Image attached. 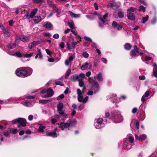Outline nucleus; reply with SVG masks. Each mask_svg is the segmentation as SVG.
<instances>
[{
	"label": "nucleus",
	"mask_w": 157,
	"mask_h": 157,
	"mask_svg": "<svg viewBox=\"0 0 157 157\" xmlns=\"http://www.w3.org/2000/svg\"><path fill=\"white\" fill-rule=\"evenodd\" d=\"M33 72L32 69L29 67H23L17 69L15 74L18 76L26 77L30 75Z\"/></svg>",
	"instance_id": "nucleus-1"
},
{
	"label": "nucleus",
	"mask_w": 157,
	"mask_h": 157,
	"mask_svg": "<svg viewBox=\"0 0 157 157\" xmlns=\"http://www.w3.org/2000/svg\"><path fill=\"white\" fill-rule=\"evenodd\" d=\"M85 77V74L84 73H81L79 75L76 74L72 75L70 77V79L71 81L75 82L76 80L79 82V85L80 86H83L84 79Z\"/></svg>",
	"instance_id": "nucleus-2"
},
{
	"label": "nucleus",
	"mask_w": 157,
	"mask_h": 157,
	"mask_svg": "<svg viewBox=\"0 0 157 157\" xmlns=\"http://www.w3.org/2000/svg\"><path fill=\"white\" fill-rule=\"evenodd\" d=\"M111 118L113 122L117 123L121 122L122 120V117L119 112L115 111L112 112L110 115Z\"/></svg>",
	"instance_id": "nucleus-3"
},
{
	"label": "nucleus",
	"mask_w": 157,
	"mask_h": 157,
	"mask_svg": "<svg viewBox=\"0 0 157 157\" xmlns=\"http://www.w3.org/2000/svg\"><path fill=\"white\" fill-rule=\"evenodd\" d=\"M103 121V119L101 118H98L95 119L94 125L95 128L99 129L104 127L105 124Z\"/></svg>",
	"instance_id": "nucleus-4"
},
{
	"label": "nucleus",
	"mask_w": 157,
	"mask_h": 157,
	"mask_svg": "<svg viewBox=\"0 0 157 157\" xmlns=\"http://www.w3.org/2000/svg\"><path fill=\"white\" fill-rule=\"evenodd\" d=\"M133 48L134 50H132L130 53V55L131 57V59L134 58L139 56V55L137 54V53L139 52L138 48L136 45L134 46Z\"/></svg>",
	"instance_id": "nucleus-5"
},
{
	"label": "nucleus",
	"mask_w": 157,
	"mask_h": 157,
	"mask_svg": "<svg viewBox=\"0 0 157 157\" xmlns=\"http://www.w3.org/2000/svg\"><path fill=\"white\" fill-rule=\"evenodd\" d=\"M58 132L59 130L56 128L53 131H50L47 133L46 136H51L53 138H56L59 136V134Z\"/></svg>",
	"instance_id": "nucleus-6"
},
{
	"label": "nucleus",
	"mask_w": 157,
	"mask_h": 157,
	"mask_svg": "<svg viewBox=\"0 0 157 157\" xmlns=\"http://www.w3.org/2000/svg\"><path fill=\"white\" fill-rule=\"evenodd\" d=\"M85 87H83L82 91L80 89H77V94H78V100L80 102H82L83 100V94H84V90L85 89Z\"/></svg>",
	"instance_id": "nucleus-7"
},
{
	"label": "nucleus",
	"mask_w": 157,
	"mask_h": 157,
	"mask_svg": "<svg viewBox=\"0 0 157 157\" xmlns=\"http://www.w3.org/2000/svg\"><path fill=\"white\" fill-rule=\"evenodd\" d=\"M71 124L69 122H61L59 124L58 127L60 128L62 130H64L65 129L71 127Z\"/></svg>",
	"instance_id": "nucleus-8"
},
{
	"label": "nucleus",
	"mask_w": 157,
	"mask_h": 157,
	"mask_svg": "<svg viewBox=\"0 0 157 157\" xmlns=\"http://www.w3.org/2000/svg\"><path fill=\"white\" fill-rule=\"evenodd\" d=\"M89 81L91 83L92 85V87L91 88L92 90H94L95 89L94 88H96L98 89L97 90L94 92V93H96L99 90V86L98 82L96 80H94L92 82H91L90 81V79H91L90 78H89Z\"/></svg>",
	"instance_id": "nucleus-9"
},
{
	"label": "nucleus",
	"mask_w": 157,
	"mask_h": 157,
	"mask_svg": "<svg viewBox=\"0 0 157 157\" xmlns=\"http://www.w3.org/2000/svg\"><path fill=\"white\" fill-rule=\"evenodd\" d=\"M47 94L42 95L41 96L43 98H49L52 96L54 94V92L52 89L49 88L47 90Z\"/></svg>",
	"instance_id": "nucleus-10"
},
{
	"label": "nucleus",
	"mask_w": 157,
	"mask_h": 157,
	"mask_svg": "<svg viewBox=\"0 0 157 157\" xmlns=\"http://www.w3.org/2000/svg\"><path fill=\"white\" fill-rule=\"evenodd\" d=\"M107 100H110L113 103H117L118 102L116 94H110L107 97Z\"/></svg>",
	"instance_id": "nucleus-11"
},
{
	"label": "nucleus",
	"mask_w": 157,
	"mask_h": 157,
	"mask_svg": "<svg viewBox=\"0 0 157 157\" xmlns=\"http://www.w3.org/2000/svg\"><path fill=\"white\" fill-rule=\"evenodd\" d=\"M112 26L115 29H116L118 30H120L122 28V25L120 24H118L115 21H113L112 24Z\"/></svg>",
	"instance_id": "nucleus-12"
},
{
	"label": "nucleus",
	"mask_w": 157,
	"mask_h": 157,
	"mask_svg": "<svg viewBox=\"0 0 157 157\" xmlns=\"http://www.w3.org/2000/svg\"><path fill=\"white\" fill-rule=\"evenodd\" d=\"M149 92L148 91H147L141 98V101L143 103L145 101L147 100L148 99V97L149 96Z\"/></svg>",
	"instance_id": "nucleus-13"
},
{
	"label": "nucleus",
	"mask_w": 157,
	"mask_h": 157,
	"mask_svg": "<svg viewBox=\"0 0 157 157\" xmlns=\"http://www.w3.org/2000/svg\"><path fill=\"white\" fill-rule=\"evenodd\" d=\"M19 39L23 42H27L29 41L30 37L29 36H25L24 35L20 36L19 37Z\"/></svg>",
	"instance_id": "nucleus-14"
},
{
	"label": "nucleus",
	"mask_w": 157,
	"mask_h": 157,
	"mask_svg": "<svg viewBox=\"0 0 157 157\" xmlns=\"http://www.w3.org/2000/svg\"><path fill=\"white\" fill-rule=\"evenodd\" d=\"M57 111L59 113H63V104L62 103H59L57 105Z\"/></svg>",
	"instance_id": "nucleus-15"
},
{
	"label": "nucleus",
	"mask_w": 157,
	"mask_h": 157,
	"mask_svg": "<svg viewBox=\"0 0 157 157\" xmlns=\"http://www.w3.org/2000/svg\"><path fill=\"white\" fill-rule=\"evenodd\" d=\"M3 30L4 36L6 38L9 37L10 35L9 29L7 28L3 27Z\"/></svg>",
	"instance_id": "nucleus-16"
},
{
	"label": "nucleus",
	"mask_w": 157,
	"mask_h": 157,
	"mask_svg": "<svg viewBox=\"0 0 157 157\" xmlns=\"http://www.w3.org/2000/svg\"><path fill=\"white\" fill-rule=\"evenodd\" d=\"M18 123L21 124L23 127H25L26 125V120L22 118H18Z\"/></svg>",
	"instance_id": "nucleus-17"
},
{
	"label": "nucleus",
	"mask_w": 157,
	"mask_h": 157,
	"mask_svg": "<svg viewBox=\"0 0 157 157\" xmlns=\"http://www.w3.org/2000/svg\"><path fill=\"white\" fill-rule=\"evenodd\" d=\"M39 43L40 41L38 40L34 41L29 44L28 47L29 49H32L33 48L39 44Z\"/></svg>",
	"instance_id": "nucleus-18"
},
{
	"label": "nucleus",
	"mask_w": 157,
	"mask_h": 157,
	"mask_svg": "<svg viewBox=\"0 0 157 157\" xmlns=\"http://www.w3.org/2000/svg\"><path fill=\"white\" fill-rule=\"evenodd\" d=\"M47 2L49 6L52 7L54 9V10L56 11L57 14H59L60 13V11H59V9L56 8V6L54 4H52L51 2H50L49 0H48Z\"/></svg>",
	"instance_id": "nucleus-19"
},
{
	"label": "nucleus",
	"mask_w": 157,
	"mask_h": 157,
	"mask_svg": "<svg viewBox=\"0 0 157 157\" xmlns=\"http://www.w3.org/2000/svg\"><path fill=\"white\" fill-rule=\"evenodd\" d=\"M22 104L24 105L25 106L30 107L33 105L34 104V102L31 101H25Z\"/></svg>",
	"instance_id": "nucleus-20"
},
{
	"label": "nucleus",
	"mask_w": 157,
	"mask_h": 157,
	"mask_svg": "<svg viewBox=\"0 0 157 157\" xmlns=\"http://www.w3.org/2000/svg\"><path fill=\"white\" fill-rule=\"evenodd\" d=\"M42 18L40 16H36L33 17V21L35 23L37 24L41 21Z\"/></svg>",
	"instance_id": "nucleus-21"
},
{
	"label": "nucleus",
	"mask_w": 157,
	"mask_h": 157,
	"mask_svg": "<svg viewBox=\"0 0 157 157\" xmlns=\"http://www.w3.org/2000/svg\"><path fill=\"white\" fill-rule=\"evenodd\" d=\"M94 78H97L99 82L102 81L103 80L102 74L101 72L99 73L96 76H94Z\"/></svg>",
	"instance_id": "nucleus-22"
},
{
	"label": "nucleus",
	"mask_w": 157,
	"mask_h": 157,
	"mask_svg": "<svg viewBox=\"0 0 157 157\" xmlns=\"http://www.w3.org/2000/svg\"><path fill=\"white\" fill-rule=\"evenodd\" d=\"M108 17V14H105L103 15V16L101 15H99L98 16V18L100 21H101L103 23H104L105 22V19Z\"/></svg>",
	"instance_id": "nucleus-23"
},
{
	"label": "nucleus",
	"mask_w": 157,
	"mask_h": 157,
	"mask_svg": "<svg viewBox=\"0 0 157 157\" xmlns=\"http://www.w3.org/2000/svg\"><path fill=\"white\" fill-rule=\"evenodd\" d=\"M129 145V144L128 142L127 141H124L123 144V146L124 149H126L127 150H129L131 148L132 146H130L129 147H128V145Z\"/></svg>",
	"instance_id": "nucleus-24"
},
{
	"label": "nucleus",
	"mask_w": 157,
	"mask_h": 157,
	"mask_svg": "<svg viewBox=\"0 0 157 157\" xmlns=\"http://www.w3.org/2000/svg\"><path fill=\"white\" fill-rule=\"evenodd\" d=\"M108 6L113 9H115L116 8H117L118 7L116 3L113 2H110L108 4Z\"/></svg>",
	"instance_id": "nucleus-25"
},
{
	"label": "nucleus",
	"mask_w": 157,
	"mask_h": 157,
	"mask_svg": "<svg viewBox=\"0 0 157 157\" xmlns=\"http://www.w3.org/2000/svg\"><path fill=\"white\" fill-rule=\"evenodd\" d=\"M153 74L154 76L157 78V65L155 63L153 65Z\"/></svg>",
	"instance_id": "nucleus-26"
},
{
	"label": "nucleus",
	"mask_w": 157,
	"mask_h": 157,
	"mask_svg": "<svg viewBox=\"0 0 157 157\" xmlns=\"http://www.w3.org/2000/svg\"><path fill=\"white\" fill-rule=\"evenodd\" d=\"M127 17L128 19L132 21L134 20L135 18L132 13H127Z\"/></svg>",
	"instance_id": "nucleus-27"
},
{
	"label": "nucleus",
	"mask_w": 157,
	"mask_h": 157,
	"mask_svg": "<svg viewBox=\"0 0 157 157\" xmlns=\"http://www.w3.org/2000/svg\"><path fill=\"white\" fill-rule=\"evenodd\" d=\"M74 57L73 56H70L69 58L65 61V64L67 66L69 65V64L71 63Z\"/></svg>",
	"instance_id": "nucleus-28"
},
{
	"label": "nucleus",
	"mask_w": 157,
	"mask_h": 157,
	"mask_svg": "<svg viewBox=\"0 0 157 157\" xmlns=\"http://www.w3.org/2000/svg\"><path fill=\"white\" fill-rule=\"evenodd\" d=\"M37 11L38 10L37 8H35L33 9L30 13V18H33L34 17Z\"/></svg>",
	"instance_id": "nucleus-29"
},
{
	"label": "nucleus",
	"mask_w": 157,
	"mask_h": 157,
	"mask_svg": "<svg viewBox=\"0 0 157 157\" xmlns=\"http://www.w3.org/2000/svg\"><path fill=\"white\" fill-rule=\"evenodd\" d=\"M68 14L71 17L73 18H79L80 17V14H75L73 13L71 11H69L68 12Z\"/></svg>",
	"instance_id": "nucleus-30"
},
{
	"label": "nucleus",
	"mask_w": 157,
	"mask_h": 157,
	"mask_svg": "<svg viewBox=\"0 0 157 157\" xmlns=\"http://www.w3.org/2000/svg\"><path fill=\"white\" fill-rule=\"evenodd\" d=\"M43 26L45 28L48 29L52 27V25L50 22L47 21L44 23Z\"/></svg>",
	"instance_id": "nucleus-31"
},
{
	"label": "nucleus",
	"mask_w": 157,
	"mask_h": 157,
	"mask_svg": "<svg viewBox=\"0 0 157 157\" xmlns=\"http://www.w3.org/2000/svg\"><path fill=\"white\" fill-rule=\"evenodd\" d=\"M89 65V63L86 62L84 63L81 67V69L82 70H85Z\"/></svg>",
	"instance_id": "nucleus-32"
},
{
	"label": "nucleus",
	"mask_w": 157,
	"mask_h": 157,
	"mask_svg": "<svg viewBox=\"0 0 157 157\" xmlns=\"http://www.w3.org/2000/svg\"><path fill=\"white\" fill-rule=\"evenodd\" d=\"M69 123L71 124V127H72L75 126L76 124L77 121L75 119H73L71 120H70Z\"/></svg>",
	"instance_id": "nucleus-33"
},
{
	"label": "nucleus",
	"mask_w": 157,
	"mask_h": 157,
	"mask_svg": "<svg viewBox=\"0 0 157 157\" xmlns=\"http://www.w3.org/2000/svg\"><path fill=\"white\" fill-rule=\"evenodd\" d=\"M52 101L51 99L48 100H40L39 101V102L40 103L42 104H47Z\"/></svg>",
	"instance_id": "nucleus-34"
},
{
	"label": "nucleus",
	"mask_w": 157,
	"mask_h": 157,
	"mask_svg": "<svg viewBox=\"0 0 157 157\" xmlns=\"http://www.w3.org/2000/svg\"><path fill=\"white\" fill-rule=\"evenodd\" d=\"M136 8L132 7H129L127 10V13H132V12H134L136 10Z\"/></svg>",
	"instance_id": "nucleus-35"
},
{
	"label": "nucleus",
	"mask_w": 157,
	"mask_h": 157,
	"mask_svg": "<svg viewBox=\"0 0 157 157\" xmlns=\"http://www.w3.org/2000/svg\"><path fill=\"white\" fill-rule=\"evenodd\" d=\"M125 49L127 50H130L132 46L130 44L128 43H126L124 45Z\"/></svg>",
	"instance_id": "nucleus-36"
},
{
	"label": "nucleus",
	"mask_w": 157,
	"mask_h": 157,
	"mask_svg": "<svg viewBox=\"0 0 157 157\" xmlns=\"http://www.w3.org/2000/svg\"><path fill=\"white\" fill-rule=\"evenodd\" d=\"M16 45L15 44H9L7 45L6 47L9 49H12L15 48Z\"/></svg>",
	"instance_id": "nucleus-37"
},
{
	"label": "nucleus",
	"mask_w": 157,
	"mask_h": 157,
	"mask_svg": "<svg viewBox=\"0 0 157 157\" xmlns=\"http://www.w3.org/2000/svg\"><path fill=\"white\" fill-rule=\"evenodd\" d=\"M68 25L69 27L71 29H75L74 24L72 21H69L68 23Z\"/></svg>",
	"instance_id": "nucleus-38"
},
{
	"label": "nucleus",
	"mask_w": 157,
	"mask_h": 157,
	"mask_svg": "<svg viewBox=\"0 0 157 157\" xmlns=\"http://www.w3.org/2000/svg\"><path fill=\"white\" fill-rule=\"evenodd\" d=\"M61 115V117H62V120H64L65 119V118L66 117H67L68 116V114H66L64 111H63V113H59Z\"/></svg>",
	"instance_id": "nucleus-39"
},
{
	"label": "nucleus",
	"mask_w": 157,
	"mask_h": 157,
	"mask_svg": "<svg viewBox=\"0 0 157 157\" xmlns=\"http://www.w3.org/2000/svg\"><path fill=\"white\" fill-rule=\"evenodd\" d=\"M11 55L13 56H16L19 57H23V55H22L20 52H16L14 54H13Z\"/></svg>",
	"instance_id": "nucleus-40"
},
{
	"label": "nucleus",
	"mask_w": 157,
	"mask_h": 157,
	"mask_svg": "<svg viewBox=\"0 0 157 157\" xmlns=\"http://www.w3.org/2000/svg\"><path fill=\"white\" fill-rule=\"evenodd\" d=\"M117 15L119 18H123L124 17V12L121 11H120L118 13Z\"/></svg>",
	"instance_id": "nucleus-41"
},
{
	"label": "nucleus",
	"mask_w": 157,
	"mask_h": 157,
	"mask_svg": "<svg viewBox=\"0 0 157 157\" xmlns=\"http://www.w3.org/2000/svg\"><path fill=\"white\" fill-rule=\"evenodd\" d=\"M45 128V127L44 126L40 125L39 127L38 131L39 132H43L44 131V129Z\"/></svg>",
	"instance_id": "nucleus-42"
},
{
	"label": "nucleus",
	"mask_w": 157,
	"mask_h": 157,
	"mask_svg": "<svg viewBox=\"0 0 157 157\" xmlns=\"http://www.w3.org/2000/svg\"><path fill=\"white\" fill-rule=\"evenodd\" d=\"M71 69H68L66 72L65 74V78L66 79H67L68 76L71 73Z\"/></svg>",
	"instance_id": "nucleus-43"
},
{
	"label": "nucleus",
	"mask_w": 157,
	"mask_h": 157,
	"mask_svg": "<svg viewBox=\"0 0 157 157\" xmlns=\"http://www.w3.org/2000/svg\"><path fill=\"white\" fill-rule=\"evenodd\" d=\"M149 18V17L148 15H146L145 17H143L142 19V23L144 24L148 20Z\"/></svg>",
	"instance_id": "nucleus-44"
},
{
	"label": "nucleus",
	"mask_w": 157,
	"mask_h": 157,
	"mask_svg": "<svg viewBox=\"0 0 157 157\" xmlns=\"http://www.w3.org/2000/svg\"><path fill=\"white\" fill-rule=\"evenodd\" d=\"M38 52L37 55L39 56L38 58L41 59L42 58V55L41 53V50L39 49H38Z\"/></svg>",
	"instance_id": "nucleus-45"
},
{
	"label": "nucleus",
	"mask_w": 157,
	"mask_h": 157,
	"mask_svg": "<svg viewBox=\"0 0 157 157\" xmlns=\"http://www.w3.org/2000/svg\"><path fill=\"white\" fill-rule=\"evenodd\" d=\"M10 133L13 134H15L17 132V130L16 128H11L10 131Z\"/></svg>",
	"instance_id": "nucleus-46"
},
{
	"label": "nucleus",
	"mask_w": 157,
	"mask_h": 157,
	"mask_svg": "<svg viewBox=\"0 0 157 157\" xmlns=\"http://www.w3.org/2000/svg\"><path fill=\"white\" fill-rule=\"evenodd\" d=\"M140 136V141L142 140H145L147 138V136L145 134H142Z\"/></svg>",
	"instance_id": "nucleus-47"
},
{
	"label": "nucleus",
	"mask_w": 157,
	"mask_h": 157,
	"mask_svg": "<svg viewBox=\"0 0 157 157\" xmlns=\"http://www.w3.org/2000/svg\"><path fill=\"white\" fill-rule=\"evenodd\" d=\"M139 11L144 12L146 11L145 8L143 6H140L139 7Z\"/></svg>",
	"instance_id": "nucleus-48"
},
{
	"label": "nucleus",
	"mask_w": 157,
	"mask_h": 157,
	"mask_svg": "<svg viewBox=\"0 0 157 157\" xmlns=\"http://www.w3.org/2000/svg\"><path fill=\"white\" fill-rule=\"evenodd\" d=\"M33 55V53H30L29 54H26L23 55V57H24L29 58L32 56Z\"/></svg>",
	"instance_id": "nucleus-49"
},
{
	"label": "nucleus",
	"mask_w": 157,
	"mask_h": 157,
	"mask_svg": "<svg viewBox=\"0 0 157 157\" xmlns=\"http://www.w3.org/2000/svg\"><path fill=\"white\" fill-rule=\"evenodd\" d=\"M128 141L130 143H132L134 141V138L132 136H130L128 138Z\"/></svg>",
	"instance_id": "nucleus-50"
},
{
	"label": "nucleus",
	"mask_w": 157,
	"mask_h": 157,
	"mask_svg": "<svg viewBox=\"0 0 157 157\" xmlns=\"http://www.w3.org/2000/svg\"><path fill=\"white\" fill-rule=\"evenodd\" d=\"M157 21V17H154L151 21V23L153 24H155L156 23Z\"/></svg>",
	"instance_id": "nucleus-51"
},
{
	"label": "nucleus",
	"mask_w": 157,
	"mask_h": 157,
	"mask_svg": "<svg viewBox=\"0 0 157 157\" xmlns=\"http://www.w3.org/2000/svg\"><path fill=\"white\" fill-rule=\"evenodd\" d=\"M83 56L85 58H88L89 56V54L86 52H84L82 53Z\"/></svg>",
	"instance_id": "nucleus-52"
},
{
	"label": "nucleus",
	"mask_w": 157,
	"mask_h": 157,
	"mask_svg": "<svg viewBox=\"0 0 157 157\" xmlns=\"http://www.w3.org/2000/svg\"><path fill=\"white\" fill-rule=\"evenodd\" d=\"M84 38L86 40L90 42H92V40L90 38L87 36H84Z\"/></svg>",
	"instance_id": "nucleus-53"
},
{
	"label": "nucleus",
	"mask_w": 157,
	"mask_h": 157,
	"mask_svg": "<svg viewBox=\"0 0 157 157\" xmlns=\"http://www.w3.org/2000/svg\"><path fill=\"white\" fill-rule=\"evenodd\" d=\"M71 31L76 36V38L80 37V36L78 35L76 31L72 29H71Z\"/></svg>",
	"instance_id": "nucleus-54"
},
{
	"label": "nucleus",
	"mask_w": 157,
	"mask_h": 157,
	"mask_svg": "<svg viewBox=\"0 0 157 157\" xmlns=\"http://www.w3.org/2000/svg\"><path fill=\"white\" fill-rule=\"evenodd\" d=\"M64 95L63 94H61L60 95H59V96H58V97H57V99L58 100H59L62 99L63 98H64Z\"/></svg>",
	"instance_id": "nucleus-55"
},
{
	"label": "nucleus",
	"mask_w": 157,
	"mask_h": 157,
	"mask_svg": "<svg viewBox=\"0 0 157 157\" xmlns=\"http://www.w3.org/2000/svg\"><path fill=\"white\" fill-rule=\"evenodd\" d=\"M79 43V41H77V42H73L72 43V45L73 48H75V45L77 44H78Z\"/></svg>",
	"instance_id": "nucleus-56"
},
{
	"label": "nucleus",
	"mask_w": 157,
	"mask_h": 157,
	"mask_svg": "<svg viewBox=\"0 0 157 157\" xmlns=\"http://www.w3.org/2000/svg\"><path fill=\"white\" fill-rule=\"evenodd\" d=\"M84 105L83 104H80L78 107V108L79 111L82 110L84 108Z\"/></svg>",
	"instance_id": "nucleus-57"
},
{
	"label": "nucleus",
	"mask_w": 157,
	"mask_h": 157,
	"mask_svg": "<svg viewBox=\"0 0 157 157\" xmlns=\"http://www.w3.org/2000/svg\"><path fill=\"white\" fill-rule=\"evenodd\" d=\"M139 1L141 3L143 4L144 5L147 6V3L144 0H139Z\"/></svg>",
	"instance_id": "nucleus-58"
},
{
	"label": "nucleus",
	"mask_w": 157,
	"mask_h": 157,
	"mask_svg": "<svg viewBox=\"0 0 157 157\" xmlns=\"http://www.w3.org/2000/svg\"><path fill=\"white\" fill-rule=\"evenodd\" d=\"M34 1L38 4H41L44 2L43 0H33Z\"/></svg>",
	"instance_id": "nucleus-59"
},
{
	"label": "nucleus",
	"mask_w": 157,
	"mask_h": 157,
	"mask_svg": "<svg viewBox=\"0 0 157 157\" xmlns=\"http://www.w3.org/2000/svg\"><path fill=\"white\" fill-rule=\"evenodd\" d=\"M3 135L5 136H8L10 135V133L6 131L3 132Z\"/></svg>",
	"instance_id": "nucleus-60"
},
{
	"label": "nucleus",
	"mask_w": 157,
	"mask_h": 157,
	"mask_svg": "<svg viewBox=\"0 0 157 157\" xmlns=\"http://www.w3.org/2000/svg\"><path fill=\"white\" fill-rule=\"evenodd\" d=\"M20 11H21V13L23 14L25 13V10L24 8H21L20 9Z\"/></svg>",
	"instance_id": "nucleus-61"
},
{
	"label": "nucleus",
	"mask_w": 157,
	"mask_h": 157,
	"mask_svg": "<svg viewBox=\"0 0 157 157\" xmlns=\"http://www.w3.org/2000/svg\"><path fill=\"white\" fill-rule=\"evenodd\" d=\"M47 91V90L46 89H43L40 92V94H42L43 95H44V94L46 93Z\"/></svg>",
	"instance_id": "nucleus-62"
},
{
	"label": "nucleus",
	"mask_w": 157,
	"mask_h": 157,
	"mask_svg": "<svg viewBox=\"0 0 157 157\" xmlns=\"http://www.w3.org/2000/svg\"><path fill=\"white\" fill-rule=\"evenodd\" d=\"M101 59L102 61L105 63L106 64L107 63V60L106 58H102Z\"/></svg>",
	"instance_id": "nucleus-63"
},
{
	"label": "nucleus",
	"mask_w": 157,
	"mask_h": 157,
	"mask_svg": "<svg viewBox=\"0 0 157 157\" xmlns=\"http://www.w3.org/2000/svg\"><path fill=\"white\" fill-rule=\"evenodd\" d=\"M88 99V96L86 97L82 101V102L85 103H86Z\"/></svg>",
	"instance_id": "nucleus-64"
}]
</instances>
